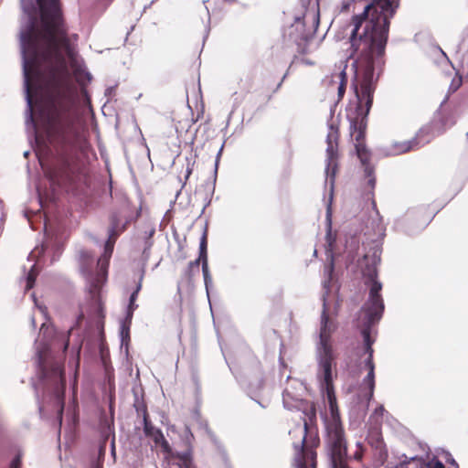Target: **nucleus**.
Listing matches in <instances>:
<instances>
[{
	"label": "nucleus",
	"instance_id": "obj_14",
	"mask_svg": "<svg viewBox=\"0 0 468 468\" xmlns=\"http://www.w3.org/2000/svg\"><path fill=\"white\" fill-rule=\"evenodd\" d=\"M111 439V454L115 462L116 459V449H115V435L112 427L107 424L102 428L101 431V441L98 450V456L93 459L90 463V468H102L104 456L106 452V443Z\"/></svg>",
	"mask_w": 468,
	"mask_h": 468
},
{
	"label": "nucleus",
	"instance_id": "obj_32",
	"mask_svg": "<svg viewBox=\"0 0 468 468\" xmlns=\"http://www.w3.org/2000/svg\"><path fill=\"white\" fill-rule=\"evenodd\" d=\"M154 233H155L154 227L150 228L149 230L145 231V235H146L145 239H151Z\"/></svg>",
	"mask_w": 468,
	"mask_h": 468
},
{
	"label": "nucleus",
	"instance_id": "obj_45",
	"mask_svg": "<svg viewBox=\"0 0 468 468\" xmlns=\"http://www.w3.org/2000/svg\"><path fill=\"white\" fill-rule=\"evenodd\" d=\"M410 461H411V462H415V461H417V457H416V456L411 457V458H410Z\"/></svg>",
	"mask_w": 468,
	"mask_h": 468
},
{
	"label": "nucleus",
	"instance_id": "obj_28",
	"mask_svg": "<svg viewBox=\"0 0 468 468\" xmlns=\"http://www.w3.org/2000/svg\"><path fill=\"white\" fill-rule=\"evenodd\" d=\"M461 85H462V78L461 77L458 80H452V81L450 85V90L454 92L460 88Z\"/></svg>",
	"mask_w": 468,
	"mask_h": 468
},
{
	"label": "nucleus",
	"instance_id": "obj_20",
	"mask_svg": "<svg viewBox=\"0 0 468 468\" xmlns=\"http://www.w3.org/2000/svg\"><path fill=\"white\" fill-rule=\"evenodd\" d=\"M326 218H327V221H328V230H327V233H326V241L328 243V246L332 248L333 244L335 241V238L333 237L332 232H331V210H330V207L329 206H328L327 211H326Z\"/></svg>",
	"mask_w": 468,
	"mask_h": 468
},
{
	"label": "nucleus",
	"instance_id": "obj_39",
	"mask_svg": "<svg viewBox=\"0 0 468 468\" xmlns=\"http://www.w3.org/2000/svg\"><path fill=\"white\" fill-rule=\"evenodd\" d=\"M68 347H69V339H67L63 345V353H66Z\"/></svg>",
	"mask_w": 468,
	"mask_h": 468
},
{
	"label": "nucleus",
	"instance_id": "obj_2",
	"mask_svg": "<svg viewBox=\"0 0 468 468\" xmlns=\"http://www.w3.org/2000/svg\"><path fill=\"white\" fill-rule=\"evenodd\" d=\"M78 120V112L70 105H63L48 119L47 141L54 147L60 160L59 164L47 168L40 163L52 186H62L72 178V164L83 144Z\"/></svg>",
	"mask_w": 468,
	"mask_h": 468
},
{
	"label": "nucleus",
	"instance_id": "obj_40",
	"mask_svg": "<svg viewBox=\"0 0 468 468\" xmlns=\"http://www.w3.org/2000/svg\"><path fill=\"white\" fill-rule=\"evenodd\" d=\"M383 411H384L383 406H380L378 409H376V413H382Z\"/></svg>",
	"mask_w": 468,
	"mask_h": 468
},
{
	"label": "nucleus",
	"instance_id": "obj_1",
	"mask_svg": "<svg viewBox=\"0 0 468 468\" xmlns=\"http://www.w3.org/2000/svg\"><path fill=\"white\" fill-rule=\"evenodd\" d=\"M399 6V0H373L363 6V13L353 16L349 41L355 78L352 82L356 106L370 110L374 92L386 64V46L390 19Z\"/></svg>",
	"mask_w": 468,
	"mask_h": 468
},
{
	"label": "nucleus",
	"instance_id": "obj_35",
	"mask_svg": "<svg viewBox=\"0 0 468 468\" xmlns=\"http://www.w3.org/2000/svg\"><path fill=\"white\" fill-rule=\"evenodd\" d=\"M447 462L452 464L454 468H458V463H456V461L452 458V455L449 454L448 458H447Z\"/></svg>",
	"mask_w": 468,
	"mask_h": 468
},
{
	"label": "nucleus",
	"instance_id": "obj_16",
	"mask_svg": "<svg viewBox=\"0 0 468 468\" xmlns=\"http://www.w3.org/2000/svg\"><path fill=\"white\" fill-rule=\"evenodd\" d=\"M207 233L204 232L199 242V257L202 259V274L204 279V284L207 292V295L209 298V290L213 286L212 277L208 269L207 262Z\"/></svg>",
	"mask_w": 468,
	"mask_h": 468
},
{
	"label": "nucleus",
	"instance_id": "obj_6",
	"mask_svg": "<svg viewBox=\"0 0 468 468\" xmlns=\"http://www.w3.org/2000/svg\"><path fill=\"white\" fill-rule=\"evenodd\" d=\"M318 25L319 12L296 16L284 36L295 44L298 53L305 54L310 51L309 46Z\"/></svg>",
	"mask_w": 468,
	"mask_h": 468
},
{
	"label": "nucleus",
	"instance_id": "obj_4",
	"mask_svg": "<svg viewBox=\"0 0 468 468\" xmlns=\"http://www.w3.org/2000/svg\"><path fill=\"white\" fill-rule=\"evenodd\" d=\"M131 219L122 221V215L120 211L113 212L110 217L108 238L104 243V250L101 258L96 263L91 252L80 250V268L86 279L88 292L95 304L100 303V292L107 279L109 261L113 252L115 242L122 232H123Z\"/></svg>",
	"mask_w": 468,
	"mask_h": 468
},
{
	"label": "nucleus",
	"instance_id": "obj_15",
	"mask_svg": "<svg viewBox=\"0 0 468 468\" xmlns=\"http://www.w3.org/2000/svg\"><path fill=\"white\" fill-rule=\"evenodd\" d=\"M306 391L305 385L298 379H292L282 392V403L285 409L293 410L297 399H303Z\"/></svg>",
	"mask_w": 468,
	"mask_h": 468
},
{
	"label": "nucleus",
	"instance_id": "obj_37",
	"mask_svg": "<svg viewBox=\"0 0 468 468\" xmlns=\"http://www.w3.org/2000/svg\"><path fill=\"white\" fill-rule=\"evenodd\" d=\"M261 386H262V380H261V379H260V380H258V382H257V385H256L255 388H253V389H252V388H250V393L254 392L255 390H257V389L261 388Z\"/></svg>",
	"mask_w": 468,
	"mask_h": 468
},
{
	"label": "nucleus",
	"instance_id": "obj_26",
	"mask_svg": "<svg viewBox=\"0 0 468 468\" xmlns=\"http://www.w3.org/2000/svg\"><path fill=\"white\" fill-rule=\"evenodd\" d=\"M462 69L463 73L468 79V52L463 56L462 58Z\"/></svg>",
	"mask_w": 468,
	"mask_h": 468
},
{
	"label": "nucleus",
	"instance_id": "obj_38",
	"mask_svg": "<svg viewBox=\"0 0 468 468\" xmlns=\"http://www.w3.org/2000/svg\"><path fill=\"white\" fill-rule=\"evenodd\" d=\"M113 90H114L113 87L107 88L106 90H105V95L106 96H111L112 94Z\"/></svg>",
	"mask_w": 468,
	"mask_h": 468
},
{
	"label": "nucleus",
	"instance_id": "obj_51",
	"mask_svg": "<svg viewBox=\"0 0 468 468\" xmlns=\"http://www.w3.org/2000/svg\"><path fill=\"white\" fill-rule=\"evenodd\" d=\"M72 36H78L77 34H73Z\"/></svg>",
	"mask_w": 468,
	"mask_h": 468
},
{
	"label": "nucleus",
	"instance_id": "obj_49",
	"mask_svg": "<svg viewBox=\"0 0 468 468\" xmlns=\"http://www.w3.org/2000/svg\"><path fill=\"white\" fill-rule=\"evenodd\" d=\"M32 324H33V326H35V319L34 318H32Z\"/></svg>",
	"mask_w": 468,
	"mask_h": 468
},
{
	"label": "nucleus",
	"instance_id": "obj_21",
	"mask_svg": "<svg viewBox=\"0 0 468 468\" xmlns=\"http://www.w3.org/2000/svg\"><path fill=\"white\" fill-rule=\"evenodd\" d=\"M130 325H131V324H129V322L126 320V318L121 324L120 335H121L122 343H124V341L129 340Z\"/></svg>",
	"mask_w": 468,
	"mask_h": 468
},
{
	"label": "nucleus",
	"instance_id": "obj_23",
	"mask_svg": "<svg viewBox=\"0 0 468 468\" xmlns=\"http://www.w3.org/2000/svg\"><path fill=\"white\" fill-rule=\"evenodd\" d=\"M341 80L338 86V96L342 97L346 91V85L347 81L346 73L345 69L340 72Z\"/></svg>",
	"mask_w": 468,
	"mask_h": 468
},
{
	"label": "nucleus",
	"instance_id": "obj_12",
	"mask_svg": "<svg viewBox=\"0 0 468 468\" xmlns=\"http://www.w3.org/2000/svg\"><path fill=\"white\" fill-rule=\"evenodd\" d=\"M381 253H382V246L378 240L374 241L369 245V248L366 251L364 258L367 261V267L364 271V274L367 277V281L366 284L368 286V298L365 303H367L370 299L371 289L374 287L375 283H378L380 285V289L378 290L377 296L384 303V300L381 296L382 283L378 280V271L377 266L380 263L381 261Z\"/></svg>",
	"mask_w": 468,
	"mask_h": 468
},
{
	"label": "nucleus",
	"instance_id": "obj_30",
	"mask_svg": "<svg viewBox=\"0 0 468 468\" xmlns=\"http://www.w3.org/2000/svg\"><path fill=\"white\" fill-rule=\"evenodd\" d=\"M49 331H52L51 328H49V326L47 325V323H43L41 324L39 334L43 335V338L45 339V341L47 340L48 333Z\"/></svg>",
	"mask_w": 468,
	"mask_h": 468
},
{
	"label": "nucleus",
	"instance_id": "obj_29",
	"mask_svg": "<svg viewBox=\"0 0 468 468\" xmlns=\"http://www.w3.org/2000/svg\"><path fill=\"white\" fill-rule=\"evenodd\" d=\"M200 263L202 264V259H200V257L198 256L197 260L190 261L188 263V271H191L194 268L198 270Z\"/></svg>",
	"mask_w": 468,
	"mask_h": 468
},
{
	"label": "nucleus",
	"instance_id": "obj_50",
	"mask_svg": "<svg viewBox=\"0 0 468 468\" xmlns=\"http://www.w3.org/2000/svg\"><path fill=\"white\" fill-rule=\"evenodd\" d=\"M466 137L468 138V132L466 133Z\"/></svg>",
	"mask_w": 468,
	"mask_h": 468
},
{
	"label": "nucleus",
	"instance_id": "obj_11",
	"mask_svg": "<svg viewBox=\"0 0 468 468\" xmlns=\"http://www.w3.org/2000/svg\"><path fill=\"white\" fill-rule=\"evenodd\" d=\"M325 452L330 468H350L346 436H325Z\"/></svg>",
	"mask_w": 468,
	"mask_h": 468
},
{
	"label": "nucleus",
	"instance_id": "obj_25",
	"mask_svg": "<svg viewBox=\"0 0 468 468\" xmlns=\"http://www.w3.org/2000/svg\"><path fill=\"white\" fill-rule=\"evenodd\" d=\"M427 468H445V466L442 463V462L436 458H433L427 463Z\"/></svg>",
	"mask_w": 468,
	"mask_h": 468
},
{
	"label": "nucleus",
	"instance_id": "obj_47",
	"mask_svg": "<svg viewBox=\"0 0 468 468\" xmlns=\"http://www.w3.org/2000/svg\"><path fill=\"white\" fill-rule=\"evenodd\" d=\"M28 154H29V152H27V151H26V152L24 153V155H25L26 157H27Z\"/></svg>",
	"mask_w": 468,
	"mask_h": 468
},
{
	"label": "nucleus",
	"instance_id": "obj_34",
	"mask_svg": "<svg viewBox=\"0 0 468 468\" xmlns=\"http://www.w3.org/2000/svg\"><path fill=\"white\" fill-rule=\"evenodd\" d=\"M292 63H293V61H292L291 65L289 66L288 70L286 71V73L283 75V77H282V80H281V81L279 82V84L277 85L276 90H278V89H280V88H281V86H282V84L283 80L286 79L287 75L289 74V70H290V69L292 68Z\"/></svg>",
	"mask_w": 468,
	"mask_h": 468
},
{
	"label": "nucleus",
	"instance_id": "obj_42",
	"mask_svg": "<svg viewBox=\"0 0 468 468\" xmlns=\"http://www.w3.org/2000/svg\"><path fill=\"white\" fill-rule=\"evenodd\" d=\"M90 239H92L95 243L99 244V240L93 237L92 235L90 236Z\"/></svg>",
	"mask_w": 468,
	"mask_h": 468
},
{
	"label": "nucleus",
	"instance_id": "obj_24",
	"mask_svg": "<svg viewBox=\"0 0 468 468\" xmlns=\"http://www.w3.org/2000/svg\"><path fill=\"white\" fill-rule=\"evenodd\" d=\"M22 452L18 451L17 453L11 460L8 468H22Z\"/></svg>",
	"mask_w": 468,
	"mask_h": 468
},
{
	"label": "nucleus",
	"instance_id": "obj_43",
	"mask_svg": "<svg viewBox=\"0 0 468 468\" xmlns=\"http://www.w3.org/2000/svg\"><path fill=\"white\" fill-rule=\"evenodd\" d=\"M191 174V169L190 168H187L186 169V177L187 178L189 176V175Z\"/></svg>",
	"mask_w": 468,
	"mask_h": 468
},
{
	"label": "nucleus",
	"instance_id": "obj_17",
	"mask_svg": "<svg viewBox=\"0 0 468 468\" xmlns=\"http://www.w3.org/2000/svg\"><path fill=\"white\" fill-rule=\"evenodd\" d=\"M143 277H144V271L142 272V274L140 276V280H139L138 284L136 285L135 290L131 293V295L129 297V303H128V306L126 309V314H125L126 320L129 322V324L132 323L133 312L137 308V304L135 303V302H136L138 293L142 288Z\"/></svg>",
	"mask_w": 468,
	"mask_h": 468
},
{
	"label": "nucleus",
	"instance_id": "obj_31",
	"mask_svg": "<svg viewBox=\"0 0 468 468\" xmlns=\"http://www.w3.org/2000/svg\"><path fill=\"white\" fill-rule=\"evenodd\" d=\"M84 319V314L81 313L77 318V321L73 326H71L69 330V335L71 334V332L75 329L76 326H79V324L81 323V321Z\"/></svg>",
	"mask_w": 468,
	"mask_h": 468
},
{
	"label": "nucleus",
	"instance_id": "obj_41",
	"mask_svg": "<svg viewBox=\"0 0 468 468\" xmlns=\"http://www.w3.org/2000/svg\"><path fill=\"white\" fill-rule=\"evenodd\" d=\"M210 204V198L207 199V203L205 204L202 212L205 210V208Z\"/></svg>",
	"mask_w": 468,
	"mask_h": 468
},
{
	"label": "nucleus",
	"instance_id": "obj_7",
	"mask_svg": "<svg viewBox=\"0 0 468 468\" xmlns=\"http://www.w3.org/2000/svg\"><path fill=\"white\" fill-rule=\"evenodd\" d=\"M44 230L46 237L45 241L40 246H36L35 249L29 253L27 258L29 262L36 259L38 260V258L41 257L45 251L52 253L51 261H55L62 251V243L58 236L53 233L51 227L48 225L46 217L44 218ZM37 261H38L31 264L27 272L25 286L27 291L32 289L35 284L36 278L38 273V270L37 268Z\"/></svg>",
	"mask_w": 468,
	"mask_h": 468
},
{
	"label": "nucleus",
	"instance_id": "obj_9",
	"mask_svg": "<svg viewBox=\"0 0 468 468\" xmlns=\"http://www.w3.org/2000/svg\"><path fill=\"white\" fill-rule=\"evenodd\" d=\"M293 410H301L307 418L304 419L303 421V431L304 435L301 441V447L299 452H301V456L297 459V468H299V463H303L308 468V461L311 463L310 465L312 468H316V453L313 449H305V439H306V431L308 421L313 423L316 420V408L314 403L304 400V399H297L296 404L293 406Z\"/></svg>",
	"mask_w": 468,
	"mask_h": 468
},
{
	"label": "nucleus",
	"instance_id": "obj_48",
	"mask_svg": "<svg viewBox=\"0 0 468 468\" xmlns=\"http://www.w3.org/2000/svg\"><path fill=\"white\" fill-rule=\"evenodd\" d=\"M303 61H304V63H306V64H309V65H311V64H312V63H311L310 61H308V60H303Z\"/></svg>",
	"mask_w": 468,
	"mask_h": 468
},
{
	"label": "nucleus",
	"instance_id": "obj_27",
	"mask_svg": "<svg viewBox=\"0 0 468 468\" xmlns=\"http://www.w3.org/2000/svg\"><path fill=\"white\" fill-rule=\"evenodd\" d=\"M223 147H224V144L221 145V147L219 148L218 154H217V156H216V160H215V169H214V182H216V178H217V173H218V163H219V159H220V156H221V153L223 151Z\"/></svg>",
	"mask_w": 468,
	"mask_h": 468
},
{
	"label": "nucleus",
	"instance_id": "obj_22",
	"mask_svg": "<svg viewBox=\"0 0 468 468\" xmlns=\"http://www.w3.org/2000/svg\"><path fill=\"white\" fill-rule=\"evenodd\" d=\"M371 443L375 447L377 452H379L380 455L387 452L386 446L380 436H378L376 439H374V441H372Z\"/></svg>",
	"mask_w": 468,
	"mask_h": 468
},
{
	"label": "nucleus",
	"instance_id": "obj_10",
	"mask_svg": "<svg viewBox=\"0 0 468 468\" xmlns=\"http://www.w3.org/2000/svg\"><path fill=\"white\" fill-rule=\"evenodd\" d=\"M338 130L331 124L326 137V165H325V186H329L330 201L333 198L335 175L338 168Z\"/></svg>",
	"mask_w": 468,
	"mask_h": 468
},
{
	"label": "nucleus",
	"instance_id": "obj_3",
	"mask_svg": "<svg viewBox=\"0 0 468 468\" xmlns=\"http://www.w3.org/2000/svg\"><path fill=\"white\" fill-rule=\"evenodd\" d=\"M37 367L38 380L34 383L38 410L41 418L44 416V404H52L57 413L58 432L63 420L65 406L66 380L63 363L51 356L48 343L37 348Z\"/></svg>",
	"mask_w": 468,
	"mask_h": 468
},
{
	"label": "nucleus",
	"instance_id": "obj_18",
	"mask_svg": "<svg viewBox=\"0 0 468 468\" xmlns=\"http://www.w3.org/2000/svg\"><path fill=\"white\" fill-rule=\"evenodd\" d=\"M144 432L146 436L151 437L154 443H158V440H162L164 436L162 431L155 428L148 420L147 413L144 415Z\"/></svg>",
	"mask_w": 468,
	"mask_h": 468
},
{
	"label": "nucleus",
	"instance_id": "obj_19",
	"mask_svg": "<svg viewBox=\"0 0 468 468\" xmlns=\"http://www.w3.org/2000/svg\"><path fill=\"white\" fill-rule=\"evenodd\" d=\"M365 0H342L340 12H348L353 8L355 10L358 4H364Z\"/></svg>",
	"mask_w": 468,
	"mask_h": 468
},
{
	"label": "nucleus",
	"instance_id": "obj_44",
	"mask_svg": "<svg viewBox=\"0 0 468 468\" xmlns=\"http://www.w3.org/2000/svg\"><path fill=\"white\" fill-rule=\"evenodd\" d=\"M299 468H306L305 463H299Z\"/></svg>",
	"mask_w": 468,
	"mask_h": 468
},
{
	"label": "nucleus",
	"instance_id": "obj_13",
	"mask_svg": "<svg viewBox=\"0 0 468 468\" xmlns=\"http://www.w3.org/2000/svg\"><path fill=\"white\" fill-rule=\"evenodd\" d=\"M194 438L190 429L186 427L185 429V443L186 446V450L184 452H174L172 447L170 446L167 440L163 436L162 440H158V445H160L165 452L169 454L172 459H176L177 461H172L171 466L174 468H196L193 465V457H192V446L191 441Z\"/></svg>",
	"mask_w": 468,
	"mask_h": 468
},
{
	"label": "nucleus",
	"instance_id": "obj_8",
	"mask_svg": "<svg viewBox=\"0 0 468 468\" xmlns=\"http://www.w3.org/2000/svg\"><path fill=\"white\" fill-rule=\"evenodd\" d=\"M446 122L443 117L435 116L430 123L419 130L414 138L393 143L388 154H400L427 144L432 138L445 132Z\"/></svg>",
	"mask_w": 468,
	"mask_h": 468
},
{
	"label": "nucleus",
	"instance_id": "obj_5",
	"mask_svg": "<svg viewBox=\"0 0 468 468\" xmlns=\"http://www.w3.org/2000/svg\"><path fill=\"white\" fill-rule=\"evenodd\" d=\"M379 289L380 285L375 283L374 287L371 289L369 301L363 304L356 319L357 327L360 328L363 337L365 352L367 354L365 366L367 367L368 373L364 378V384H367L368 387V392L366 395L367 403L372 399L375 389V365L373 362L374 351L372 348L374 339L371 336V328L378 324L385 310V304L379 297L377 296L378 290Z\"/></svg>",
	"mask_w": 468,
	"mask_h": 468
},
{
	"label": "nucleus",
	"instance_id": "obj_33",
	"mask_svg": "<svg viewBox=\"0 0 468 468\" xmlns=\"http://www.w3.org/2000/svg\"><path fill=\"white\" fill-rule=\"evenodd\" d=\"M152 245H153V240H152V239H145V247H144V254L146 253V251H147L148 250H150V248L152 247Z\"/></svg>",
	"mask_w": 468,
	"mask_h": 468
},
{
	"label": "nucleus",
	"instance_id": "obj_36",
	"mask_svg": "<svg viewBox=\"0 0 468 468\" xmlns=\"http://www.w3.org/2000/svg\"><path fill=\"white\" fill-rule=\"evenodd\" d=\"M37 192H38V203L40 205V207L44 208L45 207L44 200H43V197H42L41 193L38 188H37Z\"/></svg>",
	"mask_w": 468,
	"mask_h": 468
},
{
	"label": "nucleus",
	"instance_id": "obj_46",
	"mask_svg": "<svg viewBox=\"0 0 468 468\" xmlns=\"http://www.w3.org/2000/svg\"><path fill=\"white\" fill-rule=\"evenodd\" d=\"M87 77H88V80H91V75L88 72L87 73Z\"/></svg>",
	"mask_w": 468,
	"mask_h": 468
}]
</instances>
